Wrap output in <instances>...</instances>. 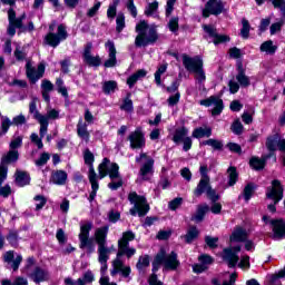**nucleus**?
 I'll return each mask as SVG.
<instances>
[{
	"label": "nucleus",
	"instance_id": "f257e3e1",
	"mask_svg": "<svg viewBox=\"0 0 285 285\" xmlns=\"http://www.w3.org/2000/svg\"><path fill=\"white\" fill-rule=\"evenodd\" d=\"M136 32L138 33L135 38L136 48H148V46H155V42L159 41L157 27H150L146 20H140L136 24Z\"/></svg>",
	"mask_w": 285,
	"mask_h": 285
},
{
	"label": "nucleus",
	"instance_id": "f03ea898",
	"mask_svg": "<svg viewBox=\"0 0 285 285\" xmlns=\"http://www.w3.org/2000/svg\"><path fill=\"white\" fill-rule=\"evenodd\" d=\"M183 66L187 72H194L198 83L206 81V72L204 71V60L200 56L190 57L187 53H183Z\"/></svg>",
	"mask_w": 285,
	"mask_h": 285
},
{
	"label": "nucleus",
	"instance_id": "7ed1b4c3",
	"mask_svg": "<svg viewBox=\"0 0 285 285\" xmlns=\"http://www.w3.org/2000/svg\"><path fill=\"white\" fill-rule=\"evenodd\" d=\"M128 200L134 204V208L130 209L132 217H146L150 210V205L146 203V197L138 195L137 191H132L128 195Z\"/></svg>",
	"mask_w": 285,
	"mask_h": 285
},
{
	"label": "nucleus",
	"instance_id": "20e7f679",
	"mask_svg": "<svg viewBox=\"0 0 285 285\" xmlns=\"http://www.w3.org/2000/svg\"><path fill=\"white\" fill-rule=\"evenodd\" d=\"M90 230H92V223L88 222L80 226L79 238V248L81 250L87 248V255H92L95 253V240L90 238Z\"/></svg>",
	"mask_w": 285,
	"mask_h": 285
},
{
	"label": "nucleus",
	"instance_id": "39448f33",
	"mask_svg": "<svg viewBox=\"0 0 285 285\" xmlns=\"http://www.w3.org/2000/svg\"><path fill=\"white\" fill-rule=\"evenodd\" d=\"M110 164V158L106 157L102 159L101 164L98 166V176L97 179H106L109 176L111 181L115 179H119V164L111 163L110 168L108 165Z\"/></svg>",
	"mask_w": 285,
	"mask_h": 285
},
{
	"label": "nucleus",
	"instance_id": "423d86ee",
	"mask_svg": "<svg viewBox=\"0 0 285 285\" xmlns=\"http://www.w3.org/2000/svg\"><path fill=\"white\" fill-rule=\"evenodd\" d=\"M68 39V30H66V26L59 24L57 29V33L48 32L43 38L45 46H50V48H57L61 41H66Z\"/></svg>",
	"mask_w": 285,
	"mask_h": 285
},
{
	"label": "nucleus",
	"instance_id": "0eeeda50",
	"mask_svg": "<svg viewBox=\"0 0 285 285\" xmlns=\"http://www.w3.org/2000/svg\"><path fill=\"white\" fill-rule=\"evenodd\" d=\"M266 199H272L274 206H277L284 199V185L279 179L272 180V186L266 188Z\"/></svg>",
	"mask_w": 285,
	"mask_h": 285
},
{
	"label": "nucleus",
	"instance_id": "6e6552de",
	"mask_svg": "<svg viewBox=\"0 0 285 285\" xmlns=\"http://www.w3.org/2000/svg\"><path fill=\"white\" fill-rule=\"evenodd\" d=\"M159 257H163V266L165 271H177L181 263L178 261L177 253L175 250L170 252V254H166V249L160 248L158 253Z\"/></svg>",
	"mask_w": 285,
	"mask_h": 285
},
{
	"label": "nucleus",
	"instance_id": "1a4fd4ad",
	"mask_svg": "<svg viewBox=\"0 0 285 285\" xmlns=\"http://www.w3.org/2000/svg\"><path fill=\"white\" fill-rule=\"evenodd\" d=\"M127 141L130 144L131 150H140V148L146 147V134H144L141 127H137L135 131L129 134Z\"/></svg>",
	"mask_w": 285,
	"mask_h": 285
},
{
	"label": "nucleus",
	"instance_id": "9d476101",
	"mask_svg": "<svg viewBox=\"0 0 285 285\" xmlns=\"http://www.w3.org/2000/svg\"><path fill=\"white\" fill-rule=\"evenodd\" d=\"M199 106H205V108L214 106L212 109L213 117H219V115L224 112V100L217 96H210L207 99L199 100Z\"/></svg>",
	"mask_w": 285,
	"mask_h": 285
},
{
	"label": "nucleus",
	"instance_id": "9b49d317",
	"mask_svg": "<svg viewBox=\"0 0 285 285\" xmlns=\"http://www.w3.org/2000/svg\"><path fill=\"white\" fill-rule=\"evenodd\" d=\"M203 30L213 39L214 46H220V43H228L230 41V36L218 33L217 28H214L213 24H203Z\"/></svg>",
	"mask_w": 285,
	"mask_h": 285
},
{
	"label": "nucleus",
	"instance_id": "f8f14e48",
	"mask_svg": "<svg viewBox=\"0 0 285 285\" xmlns=\"http://www.w3.org/2000/svg\"><path fill=\"white\" fill-rule=\"evenodd\" d=\"M82 59L89 68H99V66H101V57L92 56V42L86 43Z\"/></svg>",
	"mask_w": 285,
	"mask_h": 285
},
{
	"label": "nucleus",
	"instance_id": "ddd939ff",
	"mask_svg": "<svg viewBox=\"0 0 285 285\" xmlns=\"http://www.w3.org/2000/svg\"><path fill=\"white\" fill-rule=\"evenodd\" d=\"M273 232V239H285V220L284 218H274L269 220Z\"/></svg>",
	"mask_w": 285,
	"mask_h": 285
},
{
	"label": "nucleus",
	"instance_id": "4468645a",
	"mask_svg": "<svg viewBox=\"0 0 285 285\" xmlns=\"http://www.w3.org/2000/svg\"><path fill=\"white\" fill-rule=\"evenodd\" d=\"M105 48H108L109 58L104 62L106 68H115L117 66V48L112 40H108L105 43Z\"/></svg>",
	"mask_w": 285,
	"mask_h": 285
},
{
	"label": "nucleus",
	"instance_id": "2eb2a0df",
	"mask_svg": "<svg viewBox=\"0 0 285 285\" xmlns=\"http://www.w3.org/2000/svg\"><path fill=\"white\" fill-rule=\"evenodd\" d=\"M112 269L110 271L111 277H115L118 273H121L122 277H130V273H132V269L130 266L124 267V262L121 258H116L112 262Z\"/></svg>",
	"mask_w": 285,
	"mask_h": 285
},
{
	"label": "nucleus",
	"instance_id": "dca6fc26",
	"mask_svg": "<svg viewBox=\"0 0 285 285\" xmlns=\"http://www.w3.org/2000/svg\"><path fill=\"white\" fill-rule=\"evenodd\" d=\"M236 70V81L240 85L242 88H248V86H250V78L246 76V69L244 68V63L237 62Z\"/></svg>",
	"mask_w": 285,
	"mask_h": 285
},
{
	"label": "nucleus",
	"instance_id": "f3484780",
	"mask_svg": "<svg viewBox=\"0 0 285 285\" xmlns=\"http://www.w3.org/2000/svg\"><path fill=\"white\" fill-rule=\"evenodd\" d=\"M3 262H6L7 264H11L12 271L16 272V271H19V266H21V262H23V256L18 255L14 258V252L9 250V252L4 253Z\"/></svg>",
	"mask_w": 285,
	"mask_h": 285
},
{
	"label": "nucleus",
	"instance_id": "a211bd4d",
	"mask_svg": "<svg viewBox=\"0 0 285 285\" xmlns=\"http://www.w3.org/2000/svg\"><path fill=\"white\" fill-rule=\"evenodd\" d=\"M16 184L19 188H26V186H30V181L32 178L30 177V173L17 169L14 173Z\"/></svg>",
	"mask_w": 285,
	"mask_h": 285
},
{
	"label": "nucleus",
	"instance_id": "6ab92c4d",
	"mask_svg": "<svg viewBox=\"0 0 285 285\" xmlns=\"http://www.w3.org/2000/svg\"><path fill=\"white\" fill-rule=\"evenodd\" d=\"M83 161L89 167L88 177H97V171H95V154L89 148L83 151Z\"/></svg>",
	"mask_w": 285,
	"mask_h": 285
},
{
	"label": "nucleus",
	"instance_id": "aec40b11",
	"mask_svg": "<svg viewBox=\"0 0 285 285\" xmlns=\"http://www.w3.org/2000/svg\"><path fill=\"white\" fill-rule=\"evenodd\" d=\"M108 230H110V227L108 225L96 229L95 239L98 246H106L108 239Z\"/></svg>",
	"mask_w": 285,
	"mask_h": 285
},
{
	"label": "nucleus",
	"instance_id": "412c9836",
	"mask_svg": "<svg viewBox=\"0 0 285 285\" xmlns=\"http://www.w3.org/2000/svg\"><path fill=\"white\" fill-rule=\"evenodd\" d=\"M50 180L56 186H66V181H68V173H66L63 169L52 171Z\"/></svg>",
	"mask_w": 285,
	"mask_h": 285
},
{
	"label": "nucleus",
	"instance_id": "4be33fe9",
	"mask_svg": "<svg viewBox=\"0 0 285 285\" xmlns=\"http://www.w3.org/2000/svg\"><path fill=\"white\" fill-rule=\"evenodd\" d=\"M31 277H33V282L36 284H41V282H48V279H50V272L37 266L33 269V273L31 274Z\"/></svg>",
	"mask_w": 285,
	"mask_h": 285
},
{
	"label": "nucleus",
	"instance_id": "5701e85b",
	"mask_svg": "<svg viewBox=\"0 0 285 285\" xmlns=\"http://www.w3.org/2000/svg\"><path fill=\"white\" fill-rule=\"evenodd\" d=\"M19 161V150L9 149V151L1 157V164L10 166Z\"/></svg>",
	"mask_w": 285,
	"mask_h": 285
},
{
	"label": "nucleus",
	"instance_id": "b1692460",
	"mask_svg": "<svg viewBox=\"0 0 285 285\" xmlns=\"http://www.w3.org/2000/svg\"><path fill=\"white\" fill-rule=\"evenodd\" d=\"M33 119H36L40 124L39 135L41 139H43L46 137V132H48V126H49L48 117H46L45 115H41V112L36 111Z\"/></svg>",
	"mask_w": 285,
	"mask_h": 285
},
{
	"label": "nucleus",
	"instance_id": "393cba45",
	"mask_svg": "<svg viewBox=\"0 0 285 285\" xmlns=\"http://www.w3.org/2000/svg\"><path fill=\"white\" fill-rule=\"evenodd\" d=\"M183 239H185V244H193V242L199 239V228L195 225H190L186 235L183 236Z\"/></svg>",
	"mask_w": 285,
	"mask_h": 285
},
{
	"label": "nucleus",
	"instance_id": "a878e982",
	"mask_svg": "<svg viewBox=\"0 0 285 285\" xmlns=\"http://www.w3.org/2000/svg\"><path fill=\"white\" fill-rule=\"evenodd\" d=\"M248 239V233L244 227H236L229 236V242H246Z\"/></svg>",
	"mask_w": 285,
	"mask_h": 285
},
{
	"label": "nucleus",
	"instance_id": "bb28decb",
	"mask_svg": "<svg viewBox=\"0 0 285 285\" xmlns=\"http://www.w3.org/2000/svg\"><path fill=\"white\" fill-rule=\"evenodd\" d=\"M212 187L210 179L200 178L197 187L194 189V196L202 197V195H204V193H208V189Z\"/></svg>",
	"mask_w": 285,
	"mask_h": 285
},
{
	"label": "nucleus",
	"instance_id": "cd10ccee",
	"mask_svg": "<svg viewBox=\"0 0 285 285\" xmlns=\"http://www.w3.org/2000/svg\"><path fill=\"white\" fill-rule=\"evenodd\" d=\"M278 142H279V132L269 135L265 141V146L268 153H277Z\"/></svg>",
	"mask_w": 285,
	"mask_h": 285
},
{
	"label": "nucleus",
	"instance_id": "c85d7f7f",
	"mask_svg": "<svg viewBox=\"0 0 285 285\" xmlns=\"http://www.w3.org/2000/svg\"><path fill=\"white\" fill-rule=\"evenodd\" d=\"M137 253V249L134 247L130 248V245H120L118 246V252L116 254V259H121L126 255L127 259H130Z\"/></svg>",
	"mask_w": 285,
	"mask_h": 285
},
{
	"label": "nucleus",
	"instance_id": "c756f323",
	"mask_svg": "<svg viewBox=\"0 0 285 285\" xmlns=\"http://www.w3.org/2000/svg\"><path fill=\"white\" fill-rule=\"evenodd\" d=\"M187 137H188V128L186 126H183L175 129L171 140L174 141V144L179 145Z\"/></svg>",
	"mask_w": 285,
	"mask_h": 285
},
{
	"label": "nucleus",
	"instance_id": "7c9ffc66",
	"mask_svg": "<svg viewBox=\"0 0 285 285\" xmlns=\"http://www.w3.org/2000/svg\"><path fill=\"white\" fill-rule=\"evenodd\" d=\"M224 253H225L224 259L225 262H228L227 263L228 268H235V266H237V262H239V256L233 253V249L230 248H225Z\"/></svg>",
	"mask_w": 285,
	"mask_h": 285
},
{
	"label": "nucleus",
	"instance_id": "2f4dec72",
	"mask_svg": "<svg viewBox=\"0 0 285 285\" xmlns=\"http://www.w3.org/2000/svg\"><path fill=\"white\" fill-rule=\"evenodd\" d=\"M210 210V207L208 205H199L196 214L191 216L190 220L196 222V224H199L204 222V218L206 217V213Z\"/></svg>",
	"mask_w": 285,
	"mask_h": 285
},
{
	"label": "nucleus",
	"instance_id": "473e14b6",
	"mask_svg": "<svg viewBox=\"0 0 285 285\" xmlns=\"http://www.w3.org/2000/svg\"><path fill=\"white\" fill-rule=\"evenodd\" d=\"M146 75H148V71H146L145 69L137 70L135 73L127 78V86H129V88H135L137 81H139V79H144Z\"/></svg>",
	"mask_w": 285,
	"mask_h": 285
},
{
	"label": "nucleus",
	"instance_id": "72a5a7b5",
	"mask_svg": "<svg viewBox=\"0 0 285 285\" xmlns=\"http://www.w3.org/2000/svg\"><path fill=\"white\" fill-rule=\"evenodd\" d=\"M88 179L91 185V191L89 194L88 202L92 204L97 197V191L99 190V180H97V176H89Z\"/></svg>",
	"mask_w": 285,
	"mask_h": 285
},
{
	"label": "nucleus",
	"instance_id": "f704fd0d",
	"mask_svg": "<svg viewBox=\"0 0 285 285\" xmlns=\"http://www.w3.org/2000/svg\"><path fill=\"white\" fill-rule=\"evenodd\" d=\"M222 7L220 4H217V7H210L208 4L205 3V8L203 9V18L204 19H208V17H210V14H213L214 17H219V14H222Z\"/></svg>",
	"mask_w": 285,
	"mask_h": 285
},
{
	"label": "nucleus",
	"instance_id": "c9c22d12",
	"mask_svg": "<svg viewBox=\"0 0 285 285\" xmlns=\"http://www.w3.org/2000/svg\"><path fill=\"white\" fill-rule=\"evenodd\" d=\"M109 255L110 249L106 245H98V262L100 264H108Z\"/></svg>",
	"mask_w": 285,
	"mask_h": 285
},
{
	"label": "nucleus",
	"instance_id": "e433bc0d",
	"mask_svg": "<svg viewBox=\"0 0 285 285\" xmlns=\"http://www.w3.org/2000/svg\"><path fill=\"white\" fill-rule=\"evenodd\" d=\"M256 190H257V185H255V183H247L243 189V197L245 202H250Z\"/></svg>",
	"mask_w": 285,
	"mask_h": 285
},
{
	"label": "nucleus",
	"instance_id": "4c0bfd02",
	"mask_svg": "<svg viewBox=\"0 0 285 285\" xmlns=\"http://www.w3.org/2000/svg\"><path fill=\"white\" fill-rule=\"evenodd\" d=\"M213 135V129L210 127L203 128L198 127L193 130L191 136L194 139H202L204 137H210Z\"/></svg>",
	"mask_w": 285,
	"mask_h": 285
},
{
	"label": "nucleus",
	"instance_id": "58836bf2",
	"mask_svg": "<svg viewBox=\"0 0 285 285\" xmlns=\"http://www.w3.org/2000/svg\"><path fill=\"white\" fill-rule=\"evenodd\" d=\"M228 173V186L233 187L237 181H239V173H237V167L230 166L227 169Z\"/></svg>",
	"mask_w": 285,
	"mask_h": 285
},
{
	"label": "nucleus",
	"instance_id": "ea45409f",
	"mask_svg": "<svg viewBox=\"0 0 285 285\" xmlns=\"http://www.w3.org/2000/svg\"><path fill=\"white\" fill-rule=\"evenodd\" d=\"M249 166L253 170H264L266 168V159L254 156L249 159Z\"/></svg>",
	"mask_w": 285,
	"mask_h": 285
},
{
	"label": "nucleus",
	"instance_id": "a19ab883",
	"mask_svg": "<svg viewBox=\"0 0 285 285\" xmlns=\"http://www.w3.org/2000/svg\"><path fill=\"white\" fill-rule=\"evenodd\" d=\"M26 68L27 78L29 79L30 83H37V81L40 79L39 73H37V69H35L30 62H27Z\"/></svg>",
	"mask_w": 285,
	"mask_h": 285
},
{
	"label": "nucleus",
	"instance_id": "79ce46f5",
	"mask_svg": "<svg viewBox=\"0 0 285 285\" xmlns=\"http://www.w3.org/2000/svg\"><path fill=\"white\" fill-rule=\"evenodd\" d=\"M130 242H135V233L127 230L122 233V237L118 240V246H130Z\"/></svg>",
	"mask_w": 285,
	"mask_h": 285
},
{
	"label": "nucleus",
	"instance_id": "37998d69",
	"mask_svg": "<svg viewBox=\"0 0 285 285\" xmlns=\"http://www.w3.org/2000/svg\"><path fill=\"white\" fill-rule=\"evenodd\" d=\"M154 167H155V159L148 158L147 161L140 167L139 175L141 177H146V175H150V173H153Z\"/></svg>",
	"mask_w": 285,
	"mask_h": 285
},
{
	"label": "nucleus",
	"instance_id": "c03bdc74",
	"mask_svg": "<svg viewBox=\"0 0 285 285\" xmlns=\"http://www.w3.org/2000/svg\"><path fill=\"white\" fill-rule=\"evenodd\" d=\"M6 239L12 248H17L19 246V232L10 229Z\"/></svg>",
	"mask_w": 285,
	"mask_h": 285
},
{
	"label": "nucleus",
	"instance_id": "a18cd8bd",
	"mask_svg": "<svg viewBox=\"0 0 285 285\" xmlns=\"http://www.w3.org/2000/svg\"><path fill=\"white\" fill-rule=\"evenodd\" d=\"M77 135L80 139L88 141L90 139V132L88 131V125L81 124V120L77 125Z\"/></svg>",
	"mask_w": 285,
	"mask_h": 285
},
{
	"label": "nucleus",
	"instance_id": "49530a36",
	"mask_svg": "<svg viewBox=\"0 0 285 285\" xmlns=\"http://www.w3.org/2000/svg\"><path fill=\"white\" fill-rule=\"evenodd\" d=\"M259 50L267 55H275L277 52V46L273 45V40H267L261 45Z\"/></svg>",
	"mask_w": 285,
	"mask_h": 285
},
{
	"label": "nucleus",
	"instance_id": "de8ad7c7",
	"mask_svg": "<svg viewBox=\"0 0 285 285\" xmlns=\"http://www.w3.org/2000/svg\"><path fill=\"white\" fill-rule=\"evenodd\" d=\"M202 146H212L214 150H224V142L222 140L209 138L202 142Z\"/></svg>",
	"mask_w": 285,
	"mask_h": 285
},
{
	"label": "nucleus",
	"instance_id": "09e8293b",
	"mask_svg": "<svg viewBox=\"0 0 285 285\" xmlns=\"http://www.w3.org/2000/svg\"><path fill=\"white\" fill-rule=\"evenodd\" d=\"M130 97H132V94L128 92L120 105V110H125V112H132L135 107L132 106V99H130Z\"/></svg>",
	"mask_w": 285,
	"mask_h": 285
},
{
	"label": "nucleus",
	"instance_id": "8fccbe9b",
	"mask_svg": "<svg viewBox=\"0 0 285 285\" xmlns=\"http://www.w3.org/2000/svg\"><path fill=\"white\" fill-rule=\"evenodd\" d=\"M95 282V274L91 271H87L81 278L77 279L78 285L92 284Z\"/></svg>",
	"mask_w": 285,
	"mask_h": 285
},
{
	"label": "nucleus",
	"instance_id": "3c124183",
	"mask_svg": "<svg viewBox=\"0 0 285 285\" xmlns=\"http://www.w3.org/2000/svg\"><path fill=\"white\" fill-rule=\"evenodd\" d=\"M117 88H118L117 81L108 80V81H105L102 85V92L105 95H110V92H115Z\"/></svg>",
	"mask_w": 285,
	"mask_h": 285
},
{
	"label": "nucleus",
	"instance_id": "603ef678",
	"mask_svg": "<svg viewBox=\"0 0 285 285\" xmlns=\"http://www.w3.org/2000/svg\"><path fill=\"white\" fill-rule=\"evenodd\" d=\"M150 266V256L146 254L145 256H140L136 267L138 271H144V268H148Z\"/></svg>",
	"mask_w": 285,
	"mask_h": 285
},
{
	"label": "nucleus",
	"instance_id": "864d4df0",
	"mask_svg": "<svg viewBox=\"0 0 285 285\" xmlns=\"http://www.w3.org/2000/svg\"><path fill=\"white\" fill-rule=\"evenodd\" d=\"M242 29H240V36L243 39H248L250 37V22L246 20V18H243L242 20Z\"/></svg>",
	"mask_w": 285,
	"mask_h": 285
},
{
	"label": "nucleus",
	"instance_id": "5fc2aeb1",
	"mask_svg": "<svg viewBox=\"0 0 285 285\" xmlns=\"http://www.w3.org/2000/svg\"><path fill=\"white\" fill-rule=\"evenodd\" d=\"M124 28H126V16L118 13L116 18V32H124Z\"/></svg>",
	"mask_w": 285,
	"mask_h": 285
},
{
	"label": "nucleus",
	"instance_id": "6e6d98bb",
	"mask_svg": "<svg viewBox=\"0 0 285 285\" xmlns=\"http://www.w3.org/2000/svg\"><path fill=\"white\" fill-rule=\"evenodd\" d=\"M167 26L169 31L177 36V32H179V17H173Z\"/></svg>",
	"mask_w": 285,
	"mask_h": 285
},
{
	"label": "nucleus",
	"instance_id": "4d7b16f0",
	"mask_svg": "<svg viewBox=\"0 0 285 285\" xmlns=\"http://www.w3.org/2000/svg\"><path fill=\"white\" fill-rule=\"evenodd\" d=\"M151 266H153V268H151L153 275H156L155 273H157V271H159L160 266H164V258L161 256H159V253L156 254V256L154 257Z\"/></svg>",
	"mask_w": 285,
	"mask_h": 285
},
{
	"label": "nucleus",
	"instance_id": "13d9d810",
	"mask_svg": "<svg viewBox=\"0 0 285 285\" xmlns=\"http://www.w3.org/2000/svg\"><path fill=\"white\" fill-rule=\"evenodd\" d=\"M157 10H159V2L155 0L145 9V14L146 17H153Z\"/></svg>",
	"mask_w": 285,
	"mask_h": 285
},
{
	"label": "nucleus",
	"instance_id": "bf43d9fd",
	"mask_svg": "<svg viewBox=\"0 0 285 285\" xmlns=\"http://www.w3.org/2000/svg\"><path fill=\"white\" fill-rule=\"evenodd\" d=\"M230 129L234 135H242L244 132V125H242V121H239V119H236L232 124Z\"/></svg>",
	"mask_w": 285,
	"mask_h": 285
},
{
	"label": "nucleus",
	"instance_id": "052dcab7",
	"mask_svg": "<svg viewBox=\"0 0 285 285\" xmlns=\"http://www.w3.org/2000/svg\"><path fill=\"white\" fill-rule=\"evenodd\" d=\"M218 242L219 237L205 236V244L208 246V248H212L213 250L218 247Z\"/></svg>",
	"mask_w": 285,
	"mask_h": 285
},
{
	"label": "nucleus",
	"instance_id": "680f3d73",
	"mask_svg": "<svg viewBox=\"0 0 285 285\" xmlns=\"http://www.w3.org/2000/svg\"><path fill=\"white\" fill-rule=\"evenodd\" d=\"M12 125V121L10 118L6 117L2 122H1V131H0V137H3L9 130L10 126Z\"/></svg>",
	"mask_w": 285,
	"mask_h": 285
},
{
	"label": "nucleus",
	"instance_id": "e2e57ef3",
	"mask_svg": "<svg viewBox=\"0 0 285 285\" xmlns=\"http://www.w3.org/2000/svg\"><path fill=\"white\" fill-rule=\"evenodd\" d=\"M181 204H184V198L176 197L169 202L168 208H169V210H177V208H179V206H181Z\"/></svg>",
	"mask_w": 285,
	"mask_h": 285
},
{
	"label": "nucleus",
	"instance_id": "0e129e2a",
	"mask_svg": "<svg viewBox=\"0 0 285 285\" xmlns=\"http://www.w3.org/2000/svg\"><path fill=\"white\" fill-rule=\"evenodd\" d=\"M117 6H119V0H116L114 4L109 6L107 10L108 19H115L117 17Z\"/></svg>",
	"mask_w": 285,
	"mask_h": 285
},
{
	"label": "nucleus",
	"instance_id": "69168bd1",
	"mask_svg": "<svg viewBox=\"0 0 285 285\" xmlns=\"http://www.w3.org/2000/svg\"><path fill=\"white\" fill-rule=\"evenodd\" d=\"M283 26H284V20L272 23L271 27H269V33L271 35H277V32H282V27Z\"/></svg>",
	"mask_w": 285,
	"mask_h": 285
},
{
	"label": "nucleus",
	"instance_id": "338daca9",
	"mask_svg": "<svg viewBox=\"0 0 285 285\" xmlns=\"http://www.w3.org/2000/svg\"><path fill=\"white\" fill-rule=\"evenodd\" d=\"M30 139H31V142L35 144L39 150L43 148V140H42L43 138L39 137V135L32 132L30 135Z\"/></svg>",
	"mask_w": 285,
	"mask_h": 285
},
{
	"label": "nucleus",
	"instance_id": "774afa93",
	"mask_svg": "<svg viewBox=\"0 0 285 285\" xmlns=\"http://www.w3.org/2000/svg\"><path fill=\"white\" fill-rule=\"evenodd\" d=\"M50 161V154L42 153L40 157L36 160V166H46Z\"/></svg>",
	"mask_w": 285,
	"mask_h": 285
}]
</instances>
